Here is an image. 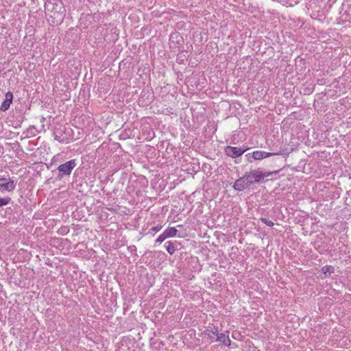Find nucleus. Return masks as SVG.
Wrapping results in <instances>:
<instances>
[{
	"mask_svg": "<svg viewBox=\"0 0 351 351\" xmlns=\"http://www.w3.org/2000/svg\"><path fill=\"white\" fill-rule=\"evenodd\" d=\"M10 201V197H0V207L8 204Z\"/></svg>",
	"mask_w": 351,
	"mask_h": 351,
	"instance_id": "obj_17",
	"label": "nucleus"
},
{
	"mask_svg": "<svg viewBox=\"0 0 351 351\" xmlns=\"http://www.w3.org/2000/svg\"><path fill=\"white\" fill-rule=\"evenodd\" d=\"M178 230L174 227L168 228L162 234H161L156 240V243H161L166 239L175 237L177 234Z\"/></svg>",
	"mask_w": 351,
	"mask_h": 351,
	"instance_id": "obj_7",
	"label": "nucleus"
},
{
	"mask_svg": "<svg viewBox=\"0 0 351 351\" xmlns=\"http://www.w3.org/2000/svg\"><path fill=\"white\" fill-rule=\"evenodd\" d=\"M47 19L50 24L60 25L66 16V9L60 0H48L45 3Z\"/></svg>",
	"mask_w": 351,
	"mask_h": 351,
	"instance_id": "obj_1",
	"label": "nucleus"
},
{
	"mask_svg": "<svg viewBox=\"0 0 351 351\" xmlns=\"http://www.w3.org/2000/svg\"><path fill=\"white\" fill-rule=\"evenodd\" d=\"M16 184L14 180L11 179H6L5 178H0V190L1 191L12 192L14 190Z\"/></svg>",
	"mask_w": 351,
	"mask_h": 351,
	"instance_id": "obj_5",
	"label": "nucleus"
},
{
	"mask_svg": "<svg viewBox=\"0 0 351 351\" xmlns=\"http://www.w3.org/2000/svg\"><path fill=\"white\" fill-rule=\"evenodd\" d=\"M274 173H276L277 171L265 173L260 170V169H257L252 170L250 172H247L244 175L246 177L245 179L247 180V183H250V184L251 185L254 183L259 182L261 180L264 179L265 178L271 176Z\"/></svg>",
	"mask_w": 351,
	"mask_h": 351,
	"instance_id": "obj_2",
	"label": "nucleus"
},
{
	"mask_svg": "<svg viewBox=\"0 0 351 351\" xmlns=\"http://www.w3.org/2000/svg\"><path fill=\"white\" fill-rule=\"evenodd\" d=\"M170 41L171 43H176V44H180L181 42L183 41L182 36L178 32L172 33L170 35Z\"/></svg>",
	"mask_w": 351,
	"mask_h": 351,
	"instance_id": "obj_12",
	"label": "nucleus"
},
{
	"mask_svg": "<svg viewBox=\"0 0 351 351\" xmlns=\"http://www.w3.org/2000/svg\"><path fill=\"white\" fill-rule=\"evenodd\" d=\"M162 226L160 224H158L156 226L153 227L152 228V230L157 232L160 231L162 229Z\"/></svg>",
	"mask_w": 351,
	"mask_h": 351,
	"instance_id": "obj_19",
	"label": "nucleus"
},
{
	"mask_svg": "<svg viewBox=\"0 0 351 351\" xmlns=\"http://www.w3.org/2000/svg\"><path fill=\"white\" fill-rule=\"evenodd\" d=\"M76 166L75 160H71L64 164L59 165L58 169L59 171L58 178H62L64 176H69L72 170Z\"/></svg>",
	"mask_w": 351,
	"mask_h": 351,
	"instance_id": "obj_3",
	"label": "nucleus"
},
{
	"mask_svg": "<svg viewBox=\"0 0 351 351\" xmlns=\"http://www.w3.org/2000/svg\"><path fill=\"white\" fill-rule=\"evenodd\" d=\"M168 245L167 246V251L170 254H173L176 249V242L168 241Z\"/></svg>",
	"mask_w": 351,
	"mask_h": 351,
	"instance_id": "obj_15",
	"label": "nucleus"
},
{
	"mask_svg": "<svg viewBox=\"0 0 351 351\" xmlns=\"http://www.w3.org/2000/svg\"><path fill=\"white\" fill-rule=\"evenodd\" d=\"M215 340H218V341L221 342L225 346H229L230 345L229 332L226 331V333L219 334V336H217Z\"/></svg>",
	"mask_w": 351,
	"mask_h": 351,
	"instance_id": "obj_11",
	"label": "nucleus"
},
{
	"mask_svg": "<svg viewBox=\"0 0 351 351\" xmlns=\"http://www.w3.org/2000/svg\"><path fill=\"white\" fill-rule=\"evenodd\" d=\"M261 221L263 223H264L265 224H266L267 226H270V227H272L274 225L273 221H271L266 218H261Z\"/></svg>",
	"mask_w": 351,
	"mask_h": 351,
	"instance_id": "obj_18",
	"label": "nucleus"
},
{
	"mask_svg": "<svg viewBox=\"0 0 351 351\" xmlns=\"http://www.w3.org/2000/svg\"><path fill=\"white\" fill-rule=\"evenodd\" d=\"M55 139L57 141H59V139H58V138H57V136L55 137Z\"/></svg>",
	"mask_w": 351,
	"mask_h": 351,
	"instance_id": "obj_20",
	"label": "nucleus"
},
{
	"mask_svg": "<svg viewBox=\"0 0 351 351\" xmlns=\"http://www.w3.org/2000/svg\"><path fill=\"white\" fill-rule=\"evenodd\" d=\"M334 272L335 268L331 265H326L322 268V273L324 274L323 278H326L328 276H330Z\"/></svg>",
	"mask_w": 351,
	"mask_h": 351,
	"instance_id": "obj_13",
	"label": "nucleus"
},
{
	"mask_svg": "<svg viewBox=\"0 0 351 351\" xmlns=\"http://www.w3.org/2000/svg\"><path fill=\"white\" fill-rule=\"evenodd\" d=\"M245 151L246 149L232 146H226L224 149L225 154L232 158L241 156Z\"/></svg>",
	"mask_w": 351,
	"mask_h": 351,
	"instance_id": "obj_4",
	"label": "nucleus"
},
{
	"mask_svg": "<svg viewBox=\"0 0 351 351\" xmlns=\"http://www.w3.org/2000/svg\"><path fill=\"white\" fill-rule=\"evenodd\" d=\"M12 99H13L12 93L10 91L6 93L5 95V99H4L3 101L2 102L1 106L0 107V110L3 112L8 110V108L10 106V104L12 102Z\"/></svg>",
	"mask_w": 351,
	"mask_h": 351,
	"instance_id": "obj_9",
	"label": "nucleus"
},
{
	"mask_svg": "<svg viewBox=\"0 0 351 351\" xmlns=\"http://www.w3.org/2000/svg\"><path fill=\"white\" fill-rule=\"evenodd\" d=\"M278 154V153L266 152L263 151H255L252 154L249 153L246 154V157H247L248 160L251 162L250 158H252L254 160H261L269 157L271 156Z\"/></svg>",
	"mask_w": 351,
	"mask_h": 351,
	"instance_id": "obj_6",
	"label": "nucleus"
},
{
	"mask_svg": "<svg viewBox=\"0 0 351 351\" xmlns=\"http://www.w3.org/2000/svg\"><path fill=\"white\" fill-rule=\"evenodd\" d=\"M245 178L246 177L244 175L243 177L239 178L235 181L233 187L236 191H241L247 186L250 185V183H247V180L245 179Z\"/></svg>",
	"mask_w": 351,
	"mask_h": 351,
	"instance_id": "obj_8",
	"label": "nucleus"
},
{
	"mask_svg": "<svg viewBox=\"0 0 351 351\" xmlns=\"http://www.w3.org/2000/svg\"><path fill=\"white\" fill-rule=\"evenodd\" d=\"M295 69L298 73H302L306 69V61L303 58L298 57L295 59Z\"/></svg>",
	"mask_w": 351,
	"mask_h": 351,
	"instance_id": "obj_10",
	"label": "nucleus"
},
{
	"mask_svg": "<svg viewBox=\"0 0 351 351\" xmlns=\"http://www.w3.org/2000/svg\"><path fill=\"white\" fill-rule=\"evenodd\" d=\"M208 338L210 339V341L212 342H216V341H218V340H215L217 337V336H219V332H218V330L217 328H214V329H212L210 330H208Z\"/></svg>",
	"mask_w": 351,
	"mask_h": 351,
	"instance_id": "obj_14",
	"label": "nucleus"
},
{
	"mask_svg": "<svg viewBox=\"0 0 351 351\" xmlns=\"http://www.w3.org/2000/svg\"><path fill=\"white\" fill-rule=\"evenodd\" d=\"M186 59H187L186 55H185L184 53H180L177 56L176 62L178 64H183Z\"/></svg>",
	"mask_w": 351,
	"mask_h": 351,
	"instance_id": "obj_16",
	"label": "nucleus"
}]
</instances>
